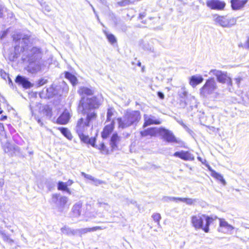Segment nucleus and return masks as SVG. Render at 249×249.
<instances>
[{
  "instance_id": "14",
  "label": "nucleus",
  "mask_w": 249,
  "mask_h": 249,
  "mask_svg": "<svg viewBox=\"0 0 249 249\" xmlns=\"http://www.w3.org/2000/svg\"><path fill=\"white\" fill-rule=\"evenodd\" d=\"M174 156L184 160H194V156L190 152L181 150L174 153Z\"/></svg>"
},
{
  "instance_id": "3",
  "label": "nucleus",
  "mask_w": 249,
  "mask_h": 249,
  "mask_svg": "<svg viewBox=\"0 0 249 249\" xmlns=\"http://www.w3.org/2000/svg\"><path fill=\"white\" fill-rule=\"evenodd\" d=\"M141 118V113L139 110H127L123 117L117 119V122L119 127L124 129L132 125H136Z\"/></svg>"
},
{
  "instance_id": "56",
  "label": "nucleus",
  "mask_w": 249,
  "mask_h": 249,
  "mask_svg": "<svg viewBox=\"0 0 249 249\" xmlns=\"http://www.w3.org/2000/svg\"><path fill=\"white\" fill-rule=\"evenodd\" d=\"M88 3L89 4V5L91 6V7L92 8V9L94 12V13L96 15V16L97 17V18L99 19V17L98 16V15H97L96 14V11L94 8V7L92 6V5L89 2V1H88Z\"/></svg>"
},
{
  "instance_id": "8",
  "label": "nucleus",
  "mask_w": 249,
  "mask_h": 249,
  "mask_svg": "<svg viewBox=\"0 0 249 249\" xmlns=\"http://www.w3.org/2000/svg\"><path fill=\"white\" fill-rule=\"evenodd\" d=\"M209 73L214 75L216 77L217 81L220 83H227L229 85H232L231 79L226 72L217 70H212Z\"/></svg>"
},
{
  "instance_id": "57",
  "label": "nucleus",
  "mask_w": 249,
  "mask_h": 249,
  "mask_svg": "<svg viewBox=\"0 0 249 249\" xmlns=\"http://www.w3.org/2000/svg\"><path fill=\"white\" fill-rule=\"evenodd\" d=\"M7 35V32L6 31H3L0 34V39H2L4 38Z\"/></svg>"
},
{
  "instance_id": "34",
  "label": "nucleus",
  "mask_w": 249,
  "mask_h": 249,
  "mask_svg": "<svg viewBox=\"0 0 249 249\" xmlns=\"http://www.w3.org/2000/svg\"><path fill=\"white\" fill-rule=\"evenodd\" d=\"M45 184L49 190H51L55 186V181L51 178L46 179Z\"/></svg>"
},
{
  "instance_id": "11",
  "label": "nucleus",
  "mask_w": 249,
  "mask_h": 249,
  "mask_svg": "<svg viewBox=\"0 0 249 249\" xmlns=\"http://www.w3.org/2000/svg\"><path fill=\"white\" fill-rule=\"evenodd\" d=\"M206 5L211 9L222 10L225 8L226 3L219 0H208L206 1Z\"/></svg>"
},
{
  "instance_id": "49",
  "label": "nucleus",
  "mask_w": 249,
  "mask_h": 249,
  "mask_svg": "<svg viewBox=\"0 0 249 249\" xmlns=\"http://www.w3.org/2000/svg\"><path fill=\"white\" fill-rule=\"evenodd\" d=\"M82 176H83L85 178L89 179V180H90L91 181H92V179H93V178L94 177H92V176L90 175H89V174H87L84 172H82Z\"/></svg>"
},
{
  "instance_id": "16",
  "label": "nucleus",
  "mask_w": 249,
  "mask_h": 249,
  "mask_svg": "<svg viewBox=\"0 0 249 249\" xmlns=\"http://www.w3.org/2000/svg\"><path fill=\"white\" fill-rule=\"evenodd\" d=\"M79 94L81 95L80 100L83 97L91 98L93 97H96L101 99L102 102L103 101L102 98L100 96H92L94 93V91L91 89L87 87H81L79 90Z\"/></svg>"
},
{
  "instance_id": "15",
  "label": "nucleus",
  "mask_w": 249,
  "mask_h": 249,
  "mask_svg": "<svg viewBox=\"0 0 249 249\" xmlns=\"http://www.w3.org/2000/svg\"><path fill=\"white\" fill-rule=\"evenodd\" d=\"M105 228L101 226H96L92 228H82L75 230V235H79L82 236V235L85 234L88 232H92L97 230H101L104 229Z\"/></svg>"
},
{
  "instance_id": "24",
  "label": "nucleus",
  "mask_w": 249,
  "mask_h": 249,
  "mask_svg": "<svg viewBox=\"0 0 249 249\" xmlns=\"http://www.w3.org/2000/svg\"><path fill=\"white\" fill-rule=\"evenodd\" d=\"M43 115L45 116L47 118L50 119L52 116V108L48 105H45L42 107V109L41 111Z\"/></svg>"
},
{
  "instance_id": "62",
  "label": "nucleus",
  "mask_w": 249,
  "mask_h": 249,
  "mask_svg": "<svg viewBox=\"0 0 249 249\" xmlns=\"http://www.w3.org/2000/svg\"><path fill=\"white\" fill-rule=\"evenodd\" d=\"M37 123L41 125V126H42L43 124V123L42 122V121H41V120L40 119H38L37 120Z\"/></svg>"
},
{
  "instance_id": "7",
  "label": "nucleus",
  "mask_w": 249,
  "mask_h": 249,
  "mask_svg": "<svg viewBox=\"0 0 249 249\" xmlns=\"http://www.w3.org/2000/svg\"><path fill=\"white\" fill-rule=\"evenodd\" d=\"M158 133L168 142H175L177 143L181 142V141L177 139L171 130L164 127H160L158 129Z\"/></svg>"
},
{
  "instance_id": "44",
  "label": "nucleus",
  "mask_w": 249,
  "mask_h": 249,
  "mask_svg": "<svg viewBox=\"0 0 249 249\" xmlns=\"http://www.w3.org/2000/svg\"><path fill=\"white\" fill-rule=\"evenodd\" d=\"M143 49L145 50L148 51L150 52L154 53V49L152 46H150V45L148 43L145 44L143 46Z\"/></svg>"
},
{
  "instance_id": "10",
  "label": "nucleus",
  "mask_w": 249,
  "mask_h": 249,
  "mask_svg": "<svg viewBox=\"0 0 249 249\" xmlns=\"http://www.w3.org/2000/svg\"><path fill=\"white\" fill-rule=\"evenodd\" d=\"M28 63L26 68L27 71L32 74L36 73L41 70V64L40 60L26 61Z\"/></svg>"
},
{
  "instance_id": "63",
  "label": "nucleus",
  "mask_w": 249,
  "mask_h": 249,
  "mask_svg": "<svg viewBox=\"0 0 249 249\" xmlns=\"http://www.w3.org/2000/svg\"><path fill=\"white\" fill-rule=\"evenodd\" d=\"M238 46L239 48H245L244 45H243L242 43L238 44Z\"/></svg>"
},
{
  "instance_id": "29",
  "label": "nucleus",
  "mask_w": 249,
  "mask_h": 249,
  "mask_svg": "<svg viewBox=\"0 0 249 249\" xmlns=\"http://www.w3.org/2000/svg\"><path fill=\"white\" fill-rule=\"evenodd\" d=\"M113 128L110 125H106L102 132L101 135L103 139H106L112 132Z\"/></svg>"
},
{
  "instance_id": "20",
  "label": "nucleus",
  "mask_w": 249,
  "mask_h": 249,
  "mask_svg": "<svg viewBox=\"0 0 249 249\" xmlns=\"http://www.w3.org/2000/svg\"><path fill=\"white\" fill-rule=\"evenodd\" d=\"M13 41L15 42V50L14 53H12L9 56V59L11 61H14L17 59L18 56V54L20 53H22V51H20V48H19V46L21 45H18V43L17 42V40L13 39ZM17 42H18L17 40Z\"/></svg>"
},
{
  "instance_id": "50",
  "label": "nucleus",
  "mask_w": 249,
  "mask_h": 249,
  "mask_svg": "<svg viewBox=\"0 0 249 249\" xmlns=\"http://www.w3.org/2000/svg\"><path fill=\"white\" fill-rule=\"evenodd\" d=\"M91 181L92 182L93 184L96 186L101 184L103 183L102 181L99 180L95 178H93V179H92Z\"/></svg>"
},
{
  "instance_id": "39",
  "label": "nucleus",
  "mask_w": 249,
  "mask_h": 249,
  "mask_svg": "<svg viewBox=\"0 0 249 249\" xmlns=\"http://www.w3.org/2000/svg\"><path fill=\"white\" fill-rule=\"evenodd\" d=\"M0 234L1 235L4 241L8 242H13V240L10 238L9 236L3 231L0 230Z\"/></svg>"
},
{
  "instance_id": "38",
  "label": "nucleus",
  "mask_w": 249,
  "mask_h": 249,
  "mask_svg": "<svg viewBox=\"0 0 249 249\" xmlns=\"http://www.w3.org/2000/svg\"><path fill=\"white\" fill-rule=\"evenodd\" d=\"M97 205L98 207L103 208L106 211H109L110 209V206L107 203L98 200Z\"/></svg>"
},
{
  "instance_id": "52",
  "label": "nucleus",
  "mask_w": 249,
  "mask_h": 249,
  "mask_svg": "<svg viewBox=\"0 0 249 249\" xmlns=\"http://www.w3.org/2000/svg\"><path fill=\"white\" fill-rule=\"evenodd\" d=\"M157 95L160 99H163L164 98V94L161 91H158L157 93Z\"/></svg>"
},
{
  "instance_id": "6",
  "label": "nucleus",
  "mask_w": 249,
  "mask_h": 249,
  "mask_svg": "<svg viewBox=\"0 0 249 249\" xmlns=\"http://www.w3.org/2000/svg\"><path fill=\"white\" fill-rule=\"evenodd\" d=\"M217 88L216 83L214 78H211L207 79L200 89V93L203 96L212 94Z\"/></svg>"
},
{
  "instance_id": "2",
  "label": "nucleus",
  "mask_w": 249,
  "mask_h": 249,
  "mask_svg": "<svg viewBox=\"0 0 249 249\" xmlns=\"http://www.w3.org/2000/svg\"><path fill=\"white\" fill-rule=\"evenodd\" d=\"M13 39L18 40L20 48V51H22L23 54L21 57L22 61L25 63L26 61L34 60H40L42 58V51L38 47H32V38L31 33L28 32L25 33H18L12 36Z\"/></svg>"
},
{
  "instance_id": "37",
  "label": "nucleus",
  "mask_w": 249,
  "mask_h": 249,
  "mask_svg": "<svg viewBox=\"0 0 249 249\" xmlns=\"http://www.w3.org/2000/svg\"><path fill=\"white\" fill-rule=\"evenodd\" d=\"M97 148L100 150L102 154H107L108 153V150L104 142H102L99 146H97Z\"/></svg>"
},
{
  "instance_id": "30",
  "label": "nucleus",
  "mask_w": 249,
  "mask_h": 249,
  "mask_svg": "<svg viewBox=\"0 0 249 249\" xmlns=\"http://www.w3.org/2000/svg\"><path fill=\"white\" fill-rule=\"evenodd\" d=\"M103 32L110 43L113 44L117 42V39L114 35H113L112 34L109 33L108 32L105 30H104Z\"/></svg>"
},
{
  "instance_id": "1",
  "label": "nucleus",
  "mask_w": 249,
  "mask_h": 249,
  "mask_svg": "<svg viewBox=\"0 0 249 249\" xmlns=\"http://www.w3.org/2000/svg\"><path fill=\"white\" fill-rule=\"evenodd\" d=\"M101 104V99L96 97H83L79 100L77 107L78 112L86 115V118L85 119L81 118L77 122L75 130L78 135L85 133L89 127L90 123L96 120L97 114L95 110Z\"/></svg>"
},
{
  "instance_id": "13",
  "label": "nucleus",
  "mask_w": 249,
  "mask_h": 249,
  "mask_svg": "<svg viewBox=\"0 0 249 249\" xmlns=\"http://www.w3.org/2000/svg\"><path fill=\"white\" fill-rule=\"evenodd\" d=\"M15 82L25 89H29L33 86V84L29 81L27 78L20 75H18L16 77Z\"/></svg>"
},
{
  "instance_id": "61",
  "label": "nucleus",
  "mask_w": 249,
  "mask_h": 249,
  "mask_svg": "<svg viewBox=\"0 0 249 249\" xmlns=\"http://www.w3.org/2000/svg\"><path fill=\"white\" fill-rule=\"evenodd\" d=\"M180 124L184 127V128H185V129L187 130L189 128H188V127L182 122H180Z\"/></svg>"
},
{
  "instance_id": "42",
  "label": "nucleus",
  "mask_w": 249,
  "mask_h": 249,
  "mask_svg": "<svg viewBox=\"0 0 249 249\" xmlns=\"http://www.w3.org/2000/svg\"><path fill=\"white\" fill-rule=\"evenodd\" d=\"M118 4L120 6H125L131 3L130 0H122L118 2Z\"/></svg>"
},
{
  "instance_id": "43",
  "label": "nucleus",
  "mask_w": 249,
  "mask_h": 249,
  "mask_svg": "<svg viewBox=\"0 0 249 249\" xmlns=\"http://www.w3.org/2000/svg\"><path fill=\"white\" fill-rule=\"evenodd\" d=\"M96 139L95 138H89L87 143L90 144L92 147L97 148V145L95 144Z\"/></svg>"
},
{
  "instance_id": "31",
  "label": "nucleus",
  "mask_w": 249,
  "mask_h": 249,
  "mask_svg": "<svg viewBox=\"0 0 249 249\" xmlns=\"http://www.w3.org/2000/svg\"><path fill=\"white\" fill-rule=\"evenodd\" d=\"M58 129L66 138L69 140H71L72 136L67 128L60 127L58 128Z\"/></svg>"
},
{
  "instance_id": "51",
  "label": "nucleus",
  "mask_w": 249,
  "mask_h": 249,
  "mask_svg": "<svg viewBox=\"0 0 249 249\" xmlns=\"http://www.w3.org/2000/svg\"><path fill=\"white\" fill-rule=\"evenodd\" d=\"M187 91L184 90V89H182V91L179 93V96L180 98L183 99L187 96Z\"/></svg>"
},
{
  "instance_id": "19",
  "label": "nucleus",
  "mask_w": 249,
  "mask_h": 249,
  "mask_svg": "<svg viewBox=\"0 0 249 249\" xmlns=\"http://www.w3.org/2000/svg\"><path fill=\"white\" fill-rule=\"evenodd\" d=\"M220 223L218 231L226 233L231 231L233 229V227L231 225L229 224L227 221L223 219H219Z\"/></svg>"
},
{
  "instance_id": "40",
  "label": "nucleus",
  "mask_w": 249,
  "mask_h": 249,
  "mask_svg": "<svg viewBox=\"0 0 249 249\" xmlns=\"http://www.w3.org/2000/svg\"><path fill=\"white\" fill-rule=\"evenodd\" d=\"M153 220L157 223L158 225H160V221L161 219V216L160 213H154L152 216Z\"/></svg>"
},
{
  "instance_id": "23",
  "label": "nucleus",
  "mask_w": 249,
  "mask_h": 249,
  "mask_svg": "<svg viewBox=\"0 0 249 249\" xmlns=\"http://www.w3.org/2000/svg\"><path fill=\"white\" fill-rule=\"evenodd\" d=\"M158 133V129L156 128L150 127L143 131H141L140 133L142 136L146 137L148 135L154 136Z\"/></svg>"
},
{
  "instance_id": "22",
  "label": "nucleus",
  "mask_w": 249,
  "mask_h": 249,
  "mask_svg": "<svg viewBox=\"0 0 249 249\" xmlns=\"http://www.w3.org/2000/svg\"><path fill=\"white\" fill-rule=\"evenodd\" d=\"M120 141V138L117 133H114L112 135L110 140V145L112 150L118 149V144Z\"/></svg>"
},
{
  "instance_id": "46",
  "label": "nucleus",
  "mask_w": 249,
  "mask_h": 249,
  "mask_svg": "<svg viewBox=\"0 0 249 249\" xmlns=\"http://www.w3.org/2000/svg\"><path fill=\"white\" fill-rule=\"evenodd\" d=\"M112 115H113L112 109L111 108L108 109L107 111V121H110Z\"/></svg>"
},
{
  "instance_id": "12",
  "label": "nucleus",
  "mask_w": 249,
  "mask_h": 249,
  "mask_svg": "<svg viewBox=\"0 0 249 249\" xmlns=\"http://www.w3.org/2000/svg\"><path fill=\"white\" fill-rule=\"evenodd\" d=\"M143 119V127L152 124H160L161 123V122L159 119L151 115L144 114Z\"/></svg>"
},
{
  "instance_id": "4",
  "label": "nucleus",
  "mask_w": 249,
  "mask_h": 249,
  "mask_svg": "<svg viewBox=\"0 0 249 249\" xmlns=\"http://www.w3.org/2000/svg\"><path fill=\"white\" fill-rule=\"evenodd\" d=\"M213 221L212 217L205 215L198 214L192 217L191 222L196 229H202L205 232L209 231V226Z\"/></svg>"
},
{
  "instance_id": "9",
  "label": "nucleus",
  "mask_w": 249,
  "mask_h": 249,
  "mask_svg": "<svg viewBox=\"0 0 249 249\" xmlns=\"http://www.w3.org/2000/svg\"><path fill=\"white\" fill-rule=\"evenodd\" d=\"M1 147L4 152L11 157H13L16 153L19 152L18 146L10 143L7 141L1 142Z\"/></svg>"
},
{
  "instance_id": "41",
  "label": "nucleus",
  "mask_w": 249,
  "mask_h": 249,
  "mask_svg": "<svg viewBox=\"0 0 249 249\" xmlns=\"http://www.w3.org/2000/svg\"><path fill=\"white\" fill-rule=\"evenodd\" d=\"M78 136L81 141L85 143H88L89 139L88 135H86L84 134V133H82L81 135H78Z\"/></svg>"
},
{
  "instance_id": "45",
  "label": "nucleus",
  "mask_w": 249,
  "mask_h": 249,
  "mask_svg": "<svg viewBox=\"0 0 249 249\" xmlns=\"http://www.w3.org/2000/svg\"><path fill=\"white\" fill-rule=\"evenodd\" d=\"M6 10V8L4 6L0 3V18H3L4 17V12Z\"/></svg>"
},
{
  "instance_id": "25",
  "label": "nucleus",
  "mask_w": 249,
  "mask_h": 249,
  "mask_svg": "<svg viewBox=\"0 0 249 249\" xmlns=\"http://www.w3.org/2000/svg\"><path fill=\"white\" fill-rule=\"evenodd\" d=\"M82 205V204L81 202H78L73 205L72 210L74 216H78L80 215Z\"/></svg>"
},
{
  "instance_id": "55",
  "label": "nucleus",
  "mask_w": 249,
  "mask_h": 249,
  "mask_svg": "<svg viewBox=\"0 0 249 249\" xmlns=\"http://www.w3.org/2000/svg\"><path fill=\"white\" fill-rule=\"evenodd\" d=\"M180 102V106L182 107H185L187 105V103L185 100L183 101L182 100H181Z\"/></svg>"
},
{
  "instance_id": "35",
  "label": "nucleus",
  "mask_w": 249,
  "mask_h": 249,
  "mask_svg": "<svg viewBox=\"0 0 249 249\" xmlns=\"http://www.w3.org/2000/svg\"><path fill=\"white\" fill-rule=\"evenodd\" d=\"M247 77V74L245 72H242L239 73V74L235 78L236 83L239 85L240 83L243 81L244 79Z\"/></svg>"
},
{
  "instance_id": "48",
  "label": "nucleus",
  "mask_w": 249,
  "mask_h": 249,
  "mask_svg": "<svg viewBox=\"0 0 249 249\" xmlns=\"http://www.w3.org/2000/svg\"><path fill=\"white\" fill-rule=\"evenodd\" d=\"M0 75L2 78L6 80L7 78H9V75L6 73L3 70H0Z\"/></svg>"
},
{
  "instance_id": "21",
  "label": "nucleus",
  "mask_w": 249,
  "mask_h": 249,
  "mask_svg": "<svg viewBox=\"0 0 249 249\" xmlns=\"http://www.w3.org/2000/svg\"><path fill=\"white\" fill-rule=\"evenodd\" d=\"M204 79L200 75H194L190 78L189 84L193 88L201 83Z\"/></svg>"
},
{
  "instance_id": "18",
  "label": "nucleus",
  "mask_w": 249,
  "mask_h": 249,
  "mask_svg": "<svg viewBox=\"0 0 249 249\" xmlns=\"http://www.w3.org/2000/svg\"><path fill=\"white\" fill-rule=\"evenodd\" d=\"M214 21L223 27H227L230 25V20L227 16H220L216 14L213 15Z\"/></svg>"
},
{
  "instance_id": "28",
  "label": "nucleus",
  "mask_w": 249,
  "mask_h": 249,
  "mask_svg": "<svg viewBox=\"0 0 249 249\" xmlns=\"http://www.w3.org/2000/svg\"><path fill=\"white\" fill-rule=\"evenodd\" d=\"M57 189L58 190L65 191L69 194H71V191L68 188L67 184L62 181H59L57 184Z\"/></svg>"
},
{
  "instance_id": "58",
  "label": "nucleus",
  "mask_w": 249,
  "mask_h": 249,
  "mask_svg": "<svg viewBox=\"0 0 249 249\" xmlns=\"http://www.w3.org/2000/svg\"><path fill=\"white\" fill-rule=\"evenodd\" d=\"M45 82H44V80L43 79H41L38 81V84L39 85V86H42L45 84Z\"/></svg>"
},
{
  "instance_id": "17",
  "label": "nucleus",
  "mask_w": 249,
  "mask_h": 249,
  "mask_svg": "<svg viewBox=\"0 0 249 249\" xmlns=\"http://www.w3.org/2000/svg\"><path fill=\"white\" fill-rule=\"evenodd\" d=\"M71 118V115L67 109H65L63 113L56 120V123L60 124H67Z\"/></svg>"
},
{
  "instance_id": "27",
  "label": "nucleus",
  "mask_w": 249,
  "mask_h": 249,
  "mask_svg": "<svg viewBox=\"0 0 249 249\" xmlns=\"http://www.w3.org/2000/svg\"><path fill=\"white\" fill-rule=\"evenodd\" d=\"M60 231L63 234L67 235H75V230L72 229L68 227L64 226L61 228Z\"/></svg>"
},
{
  "instance_id": "64",
  "label": "nucleus",
  "mask_w": 249,
  "mask_h": 249,
  "mask_svg": "<svg viewBox=\"0 0 249 249\" xmlns=\"http://www.w3.org/2000/svg\"><path fill=\"white\" fill-rule=\"evenodd\" d=\"M7 119V116H2L1 118H0V120L1 121H4L5 120H6Z\"/></svg>"
},
{
  "instance_id": "33",
  "label": "nucleus",
  "mask_w": 249,
  "mask_h": 249,
  "mask_svg": "<svg viewBox=\"0 0 249 249\" xmlns=\"http://www.w3.org/2000/svg\"><path fill=\"white\" fill-rule=\"evenodd\" d=\"M178 200L184 202L188 205H192L194 204L195 202H196V199H193L190 198L178 197Z\"/></svg>"
},
{
  "instance_id": "47",
  "label": "nucleus",
  "mask_w": 249,
  "mask_h": 249,
  "mask_svg": "<svg viewBox=\"0 0 249 249\" xmlns=\"http://www.w3.org/2000/svg\"><path fill=\"white\" fill-rule=\"evenodd\" d=\"M178 197H170V196H164L163 198V200L164 201H176V200H178Z\"/></svg>"
},
{
  "instance_id": "59",
  "label": "nucleus",
  "mask_w": 249,
  "mask_h": 249,
  "mask_svg": "<svg viewBox=\"0 0 249 249\" xmlns=\"http://www.w3.org/2000/svg\"><path fill=\"white\" fill-rule=\"evenodd\" d=\"M67 184V186H71L73 183V181L72 180L69 179L67 182H65Z\"/></svg>"
},
{
  "instance_id": "26",
  "label": "nucleus",
  "mask_w": 249,
  "mask_h": 249,
  "mask_svg": "<svg viewBox=\"0 0 249 249\" xmlns=\"http://www.w3.org/2000/svg\"><path fill=\"white\" fill-rule=\"evenodd\" d=\"M65 77L68 79L73 86L75 85L77 83V79L75 75L68 71L65 72Z\"/></svg>"
},
{
  "instance_id": "36",
  "label": "nucleus",
  "mask_w": 249,
  "mask_h": 249,
  "mask_svg": "<svg viewBox=\"0 0 249 249\" xmlns=\"http://www.w3.org/2000/svg\"><path fill=\"white\" fill-rule=\"evenodd\" d=\"M212 176L215 178L217 180H219L223 184H225V181L223 178V177L215 171H212Z\"/></svg>"
},
{
  "instance_id": "5",
  "label": "nucleus",
  "mask_w": 249,
  "mask_h": 249,
  "mask_svg": "<svg viewBox=\"0 0 249 249\" xmlns=\"http://www.w3.org/2000/svg\"><path fill=\"white\" fill-rule=\"evenodd\" d=\"M68 199L66 196H63L60 194H53L52 195L51 204L58 212L64 211L68 202Z\"/></svg>"
},
{
  "instance_id": "60",
  "label": "nucleus",
  "mask_w": 249,
  "mask_h": 249,
  "mask_svg": "<svg viewBox=\"0 0 249 249\" xmlns=\"http://www.w3.org/2000/svg\"><path fill=\"white\" fill-rule=\"evenodd\" d=\"M44 10L49 12H50L51 11V8H50V7L49 6L46 5L44 7Z\"/></svg>"
},
{
  "instance_id": "54",
  "label": "nucleus",
  "mask_w": 249,
  "mask_h": 249,
  "mask_svg": "<svg viewBox=\"0 0 249 249\" xmlns=\"http://www.w3.org/2000/svg\"><path fill=\"white\" fill-rule=\"evenodd\" d=\"M146 12H144L139 14V18L141 19H143L146 16Z\"/></svg>"
},
{
  "instance_id": "32",
  "label": "nucleus",
  "mask_w": 249,
  "mask_h": 249,
  "mask_svg": "<svg viewBox=\"0 0 249 249\" xmlns=\"http://www.w3.org/2000/svg\"><path fill=\"white\" fill-rule=\"evenodd\" d=\"M248 1V0H234V10L242 8Z\"/></svg>"
},
{
  "instance_id": "53",
  "label": "nucleus",
  "mask_w": 249,
  "mask_h": 249,
  "mask_svg": "<svg viewBox=\"0 0 249 249\" xmlns=\"http://www.w3.org/2000/svg\"><path fill=\"white\" fill-rule=\"evenodd\" d=\"M245 49L249 51V36L248 37V39L244 44Z\"/></svg>"
}]
</instances>
